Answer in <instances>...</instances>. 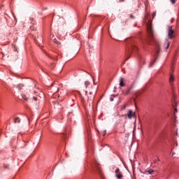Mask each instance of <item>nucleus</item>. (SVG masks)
I'll return each mask as SVG.
<instances>
[{
	"label": "nucleus",
	"mask_w": 179,
	"mask_h": 179,
	"mask_svg": "<svg viewBox=\"0 0 179 179\" xmlns=\"http://www.w3.org/2000/svg\"><path fill=\"white\" fill-rule=\"evenodd\" d=\"M148 38L145 40L148 44H152V41H155V35L153 34V27H152V22L149 21L147 23Z\"/></svg>",
	"instance_id": "obj_1"
},
{
	"label": "nucleus",
	"mask_w": 179,
	"mask_h": 179,
	"mask_svg": "<svg viewBox=\"0 0 179 179\" xmlns=\"http://www.w3.org/2000/svg\"><path fill=\"white\" fill-rule=\"evenodd\" d=\"M110 101H114V99L113 98H110Z\"/></svg>",
	"instance_id": "obj_24"
},
{
	"label": "nucleus",
	"mask_w": 179,
	"mask_h": 179,
	"mask_svg": "<svg viewBox=\"0 0 179 179\" xmlns=\"http://www.w3.org/2000/svg\"><path fill=\"white\" fill-rule=\"evenodd\" d=\"M130 17H134V15H130Z\"/></svg>",
	"instance_id": "obj_32"
},
{
	"label": "nucleus",
	"mask_w": 179,
	"mask_h": 179,
	"mask_svg": "<svg viewBox=\"0 0 179 179\" xmlns=\"http://www.w3.org/2000/svg\"><path fill=\"white\" fill-rule=\"evenodd\" d=\"M34 94H37V92L34 91Z\"/></svg>",
	"instance_id": "obj_31"
},
{
	"label": "nucleus",
	"mask_w": 179,
	"mask_h": 179,
	"mask_svg": "<svg viewBox=\"0 0 179 179\" xmlns=\"http://www.w3.org/2000/svg\"><path fill=\"white\" fill-rule=\"evenodd\" d=\"M169 82L170 83H171V82H174V77H173V76H171L169 78Z\"/></svg>",
	"instance_id": "obj_11"
},
{
	"label": "nucleus",
	"mask_w": 179,
	"mask_h": 179,
	"mask_svg": "<svg viewBox=\"0 0 179 179\" xmlns=\"http://www.w3.org/2000/svg\"><path fill=\"white\" fill-rule=\"evenodd\" d=\"M145 19H148V16H145Z\"/></svg>",
	"instance_id": "obj_37"
},
{
	"label": "nucleus",
	"mask_w": 179,
	"mask_h": 179,
	"mask_svg": "<svg viewBox=\"0 0 179 179\" xmlns=\"http://www.w3.org/2000/svg\"><path fill=\"white\" fill-rule=\"evenodd\" d=\"M90 96H88L87 101L88 103H92V101H94V94H93V92H89Z\"/></svg>",
	"instance_id": "obj_3"
},
{
	"label": "nucleus",
	"mask_w": 179,
	"mask_h": 179,
	"mask_svg": "<svg viewBox=\"0 0 179 179\" xmlns=\"http://www.w3.org/2000/svg\"><path fill=\"white\" fill-rule=\"evenodd\" d=\"M176 136H178V132L176 131Z\"/></svg>",
	"instance_id": "obj_29"
},
{
	"label": "nucleus",
	"mask_w": 179,
	"mask_h": 179,
	"mask_svg": "<svg viewBox=\"0 0 179 179\" xmlns=\"http://www.w3.org/2000/svg\"><path fill=\"white\" fill-rule=\"evenodd\" d=\"M176 112H177V109H176V108L175 109V113H176Z\"/></svg>",
	"instance_id": "obj_36"
},
{
	"label": "nucleus",
	"mask_w": 179,
	"mask_h": 179,
	"mask_svg": "<svg viewBox=\"0 0 179 179\" xmlns=\"http://www.w3.org/2000/svg\"><path fill=\"white\" fill-rule=\"evenodd\" d=\"M120 2H124V0H119Z\"/></svg>",
	"instance_id": "obj_30"
},
{
	"label": "nucleus",
	"mask_w": 179,
	"mask_h": 179,
	"mask_svg": "<svg viewBox=\"0 0 179 179\" xmlns=\"http://www.w3.org/2000/svg\"><path fill=\"white\" fill-rule=\"evenodd\" d=\"M115 173H116V174H118V173H121V172H120V169H116V170L115 171Z\"/></svg>",
	"instance_id": "obj_16"
},
{
	"label": "nucleus",
	"mask_w": 179,
	"mask_h": 179,
	"mask_svg": "<svg viewBox=\"0 0 179 179\" xmlns=\"http://www.w3.org/2000/svg\"><path fill=\"white\" fill-rule=\"evenodd\" d=\"M153 169H149L148 171H145V173L146 174V173H148V174H153Z\"/></svg>",
	"instance_id": "obj_9"
},
{
	"label": "nucleus",
	"mask_w": 179,
	"mask_h": 179,
	"mask_svg": "<svg viewBox=\"0 0 179 179\" xmlns=\"http://www.w3.org/2000/svg\"><path fill=\"white\" fill-rule=\"evenodd\" d=\"M174 34V31H173V27L169 26V32H168V36L169 38H173V34Z\"/></svg>",
	"instance_id": "obj_2"
},
{
	"label": "nucleus",
	"mask_w": 179,
	"mask_h": 179,
	"mask_svg": "<svg viewBox=\"0 0 179 179\" xmlns=\"http://www.w3.org/2000/svg\"><path fill=\"white\" fill-rule=\"evenodd\" d=\"M173 19L171 20V23H173Z\"/></svg>",
	"instance_id": "obj_34"
},
{
	"label": "nucleus",
	"mask_w": 179,
	"mask_h": 179,
	"mask_svg": "<svg viewBox=\"0 0 179 179\" xmlns=\"http://www.w3.org/2000/svg\"><path fill=\"white\" fill-rule=\"evenodd\" d=\"M174 155H176V152H172V156H174Z\"/></svg>",
	"instance_id": "obj_26"
},
{
	"label": "nucleus",
	"mask_w": 179,
	"mask_h": 179,
	"mask_svg": "<svg viewBox=\"0 0 179 179\" xmlns=\"http://www.w3.org/2000/svg\"><path fill=\"white\" fill-rule=\"evenodd\" d=\"M85 94H87V91L85 92Z\"/></svg>",
	"instance_id": "obj_35"
},
{
	"label": "nucleus",
	"mask_w": 179,
	"mask_h": 179,
	"mask_svg": "<svg viewBox=\"0 0 179 179\" xmlns=\"http://www.w3.org/2000/svg\"><path fill=\"white\" fill-rule=\"evenodd\" d=\"M127 117L128 118H129V120H131L132 117H135V113H133V112L131 110H129L127 113Z\"/></svg>",
	"instance_id": "obj_4"
},
{
	"label": "nucleus",
	"mask_w": 179,
	"mask_h": 179,
	"mask_svg": "<svg viewBox=\"0 0 179 179\" xmlns=\"http://www.w3.org/2000/svg\"><path fill=\"white\" fill-rule=\"evenodd\" d=\"M54 43H55L56 44H57V45H60L61 43L58 42V41H57V39H54Z\"/></svg>",
	"instance_id": "obj_13"
},
{
	"label": "nucleus",
	"mask_w": 179,
	"mask_h": 179,
	"mask_svg": "<svg viewBox=\"0 0 179 179\" xmlns=\"http://www.w3.org/2000/svg\"><path fill=\"white\" fill-rule=\"evenodd\" d=\"M90 85V82H89V81H85V87L87 88V86H89Z\"/></svg>",
	"instance_id": "obj_12"
},
{
	"label": "nucleus",
	"mask_w": 179,
	"mask_h": 179,
	"mask_svg": "<svg viewBox=\"0 0 179 179\" xmlns=\"http://www.w3.org/2000/svg\"><path fill=\"white\" fill-rule=\"evenodd\" d=\"M131 52H136V51H138V48L136 47V45L135 44H132L131 45Z\"/></svg>",
	"instance_id": "obj_5"
},
{
	"label": "nucleus",
	"mask_w": 179,
	"mask_h": 179,
	"mask_svg": "<svg viewBox=\"0 0 179 179\" xmlns=\"http://www.w3.org/2000/svg\"><path fill=\"white\" fill-rule=\"evenodd\" d=\"M120 87L125 86V84H124V78H120Z\"/></svg>",
	"instance_id": "obj_6"
},
{
	"label": "nucleus",
	"mask_w": 179,
	"mask_h": 179,
	"mask_svg": "<svg viewBox=\"0 0 179 179\" xmlns=\"http://www.w3.org/2000/svg\"><path fill=\"white\" fill-rule=\"evenodd\" d=\"M16 122H20V117H17L14 119V123L16 124Z\"/></svg>",
	"instance_id": "obj_8"
},
{
	"label": "nucleus",
	"mask_w": 179,
	"mask_h": 179,
	"mask_svg": "<svg viewBox=\"0 0 179 179\" xmlns=\"http://www.w3.org/2000/svg\"><path fill=\"white\" fill-rule=\"evenodd\" d=\"M129 92H131V89L128 88L125 92H123L124 94H129Z\"/></svg>",
	"instance_id": "obj_10"
},
{
	"label": "nucleus",
	"mask_w": 179,
	"mask_h": 179,
	"mask_svg": "<svg viewBox=\"0 0 179 179\" xmlns=\"http://www.w3.org/2000/svg\"><path fill=\"white\" fill-rule=\"evenodd\" d=\"M22 98L24 99V100H27V98H26V96H22Z\"/></svg>",
	"instance_id": "obj_22"
},
{
	"label": "nucleus",
	"mask_w": 179,
	"mask_h": 179,
	"mask_svg": "<svg viewBox=\"0 0 179 179\" xmlns=\"http://www.w3.org/2000/svg\"><path fill=\"white\" fill-rule=\"evenodd\" d=\"M106 133H107V131L106 130H103V136H105Z\"/></svg>",
	"instance_id": "obj_19"
},
{
	"label": "nucleus",
	"mask_w": 179,
	"mask_h": 179,
	"mask_svg": "<svg viewBox=\"0 0 179 179\" xmlns=\"http://www.w3.org/2000/svg\"><path fill=\"white\" fill-rule=\"evenodd\" d=\"M33 99L35 101H37V100H38V98H37V96H34Z\"/></svg>",
	"instance_id": "obj_20"
},
{
	"label": "nucleus",
	"mask_w": 179,
	"mask_h": 179,
	"mask_svg": "<svg viewBox=\"0 0 179 179\" xmlns=\"http://www.w3.org/2000/svg\"><path fill=\"white\" fill-rule=\"evenodd\" d=\"M155 62H156V59H155V61L152 62L150 64V66H153V64H155Z\"/></svg>",
	"instance_id": "obj_17"
},
{
	"label": "nucleus",
	"mask_w": 179,
	"mask_h": 179,
	"mask_svg": "<svg viewBox=\"0 0 179 179\" xmlns=\"http://www.w3.org/2000/svg\"><path fill=\"white\" fill-rule=\"evenodd\" d=\"M166 44H167V46L166 48V50L169 49V47H170V43L169 42V41H166Z\"/></svg>",
	"instance_id": "obj_14"
},
{
	"label": "nucleus",
	"mask_w": 179,
	"mask_h": 179,
	"mask_svg": "<svg viewBox=\"0 0 179 179\" xmlns=\"http://www.w3.org/2000/svg\"><path fill=\"white\" fill-rule=\"evenodd\" d=\"M125 108H127V105L123 106V110H125Z\"/></svg>",
	"instance_id": "obj_23"
},
{
	"label": "nucleus",
	"mask_w": 179,
	"mask_h": 179,
	"mask_svg": "<svg viewBox=\"0 0 179 179\" xmlns=\"http://www.w3.org/2000/svg\"><path fill=\"white\" fill-rule=\"evenodd\" d=\"M159 52H160V50H157V54H159Z\"/></svg>",
	"instance_id": "obj_27"
},
{
	"label": "nucleus",
	"mask_w": 179,
	"mask_h": 179,
	"mask_svg": "<svg viewBox=\"0 0 179 179\" xmlns=\"http://www.w3.org/2000/svg\"><path fill=\"white\" fill-rule=\"evenodd\" d=\"M3 167H4V169H9V165H8V164H4V165H3Z\"/></svg>",
	"instance_id": "obj_18"
},
{
	"label": "nucleus",
	"mask_w": 179,
	"mask_h": 179,
	"mask_svg": "<svg viewBox=\"0 0 179 179\" xmlns=\"http://www.w3.org/2000/svg\"><path fill=\"white\" fill-rule=\"evenodd\" d=\"M158 162H160V159L157 158Z\"/></svg>",
	"instance_id": "obj_33"
},
{
	"label": "nucleus",
	"mask_w": 179,
	"mask_h": 179,
	"mask_svg": "<svg viewBox=\"0 0 179 179\" xmlns=\"http://www.w3.org/2000/svg\"><path fill=\"white\" fill-rule=\"evenodd\" d=\"M130 51H131L130 50H129L128 51H127V55H129V54Z\"/></svg>",
	"instance_id": "obj_25"
},
{
	"label": "nucleus",
	"mask_w": 179,
	"mask_h": 179,
	"mask_svg": "<svg viewBox=\"0 0 179 179\" xmlns=\"http://www.w3.org/2000/svg\"><path fill=\"white\" fill-rule=\"evenodd\" d=\"M114 90H115L114 92H115V90H117V87H115Z\"/></svg>",
	"instance_id": "obj_28"
},
{
	"label": "nucleus",
	"mask_w": 179,
	"mask_h": 179,
	"mask_svg": "<svg viewBox=\"0 0 179 179\" xmlns=\"http://www.w3.org/2000/svg\"><path fill=\"white\" fill-rule=\"evenodd\" d=\"M115 177H116V178H119V179L122 178V177H123L122 173L120 172L119 173H116Z\"/></svg>",
	"instance_id": "obj_7"
},
{
	"label": "nucleus",
	"mask_w": 179,
	"mask_h": 179,
	"mask_svg": "<svg viewBox=\"0 0 179 179\" xmlns=\"http://www.w3.org/2000/svg\"><path fill=\"white\" fill-rule=\"evenodd\" d=\"M171 3H176V0H171Z\"/></svg>",
	"instance_id": "obj_21"
},
{
	"label": "nucleus",
	"mask_w": 179,
	"mask_h": 179,
	"mask_svg": "<svg viewBox=\"0 0 179 179\" xmlns=\"http://www.w3.org/2000/svg\"><path fill=\"white\" fill-rule=\"evenodd\" d=\"M156 17V11H154L152 14V19H154V17Z\"/></svg>",
	"instance_id": "obj_15"
},
{
	"label": "nucleus",
	"mask_w": 179,
	"mask_h": 179,
	"mask_svg": "<svg viewBox=\"0 0 179 179\" xmlns=\"http://www.w3.org/2000/svg\"><path fill=\"white\" fill-rule=\"evenodd\" d=\"M127 59H129V57Z\"/></svg>",
	"instance_id": "obj_38"
}]
</instances>
